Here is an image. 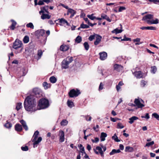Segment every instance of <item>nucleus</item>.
<instances>
[{"label":"nucleus","instance_id":"f257e3e1","mask_svg":"<svg viewBox=\"0 0 159 159\" xmlns=\"http://www.w3.org/2000/svg\"><path fill=\"white\" fill-rule=\"evenodd\" d=\"M36 102L34 97L32 95L27 96L24 102V107L25 110L28 111L34 112L37 110L36 108Z\"/></svg>","mask_w":159,"mask_h":159},{"label":"nucleus","instance_id":"f03ea898","mask_svg":"<svg viewBox=\"0 0 159 159\" xmlns=\"http://www.w3.org/2000/svg\"><path fill=\"white\" fill-rule=\"evenodd\" d=\"M153 18V15L152 14H148L144 16L142 19V20L146 21L147 23L150 24H157L159 23V20L158 19H156L154 20H150Z\"/></svg>","mask_w":159,"mask_h":159},{"label":"nucleus","instance_id":"7ed1b4c3","mask_svg":"<svg viewBox=\"0 0 159 159\" xmlns=\"http://www.w3.org/2000/svg\"><path fill=\"white\" fill-rule=\"evenodd\" d=\"M49 105L48 101L45 98H42L39 101L38 106L39 109H43L46 108Z\"/></svg>","mask_w":159,"mask_h":159},{"label":"nucleus","instance_id":"20e7f679","mask_svg":"<svg viewBox=\"0 0 159 159\" xmlns=\"http://www.w3.org/2000/svg\"><path fill=\"white\" fill-rule=\"evenodd\" d=\"M39 133V132L37 130L34 133L33 136L34 138L32 140V142H34L33 146L34 148H35V147H37V145L39 142H40L42 140L41 137H39L38 138L37 140H36L37 138L38 137Z\"/></svg>","mask_w":159,"mask_h":159},{"label":"nucleus","instance_id":"39448f33","mask_svg":"<svg viewBox=\"0 0 159 159\" xmlns=\"http://www.w3.org/2000/svg\"><path fill=\"white\" fill-rule=\"evenodd\" d=\"M134 102L138 108H141L144 106L143 104L144 103L143 101L139 98H135Z\"/></svg>","mask_w":159,"mask_h":159},{"label":"nucleus","instance_id":"423d86ee","mask_svg":"<svg viewBox=\"0 0 159 159\" xmlns=\"http://www.w3.org/2000/svg\"><path fill=\"white\" fill-rule=\"evenodd\" d=\"M80 93L79 90L76 89L75 90L72 89L70 90L69 93V96L71 98H73L75 97H77Z\"/></svg>","mask_w":159,"mask_h":159},{"label":"nucleus","instance_id":"0eeeda50","mask_svg":"<svg viewBox=\"0 0 159 159\" xmlns=\"http://www.w3.org/2000/svg\"><path fill=\"white\" fill-rule=\"evenodd\" d=\"M23 45L22 42L18 39H16L13 43V47L14 49H17L21 47Z\"/></svg>","mask_w":159,"mask_h":159},{"label":"nucleus","instance_id":"6e6552de","mask_svg":"<svg viewBox=\"0 0 159 159\" xmlns=\"http://www.w3.org/2000/svg\"><path fill=\"white\" fill-rule=\"evenodd\" d=\"M94 152L97 154H100L101 157H104V153L103 152V151L102 150V148L101 147H100L99 146H97L96 148V149H94Z\"/></svg>","mask_w":159,"mask_h":159},{"label":"nucleus","instance_id":"1a4fd4ad","mask_svg":"<svg viewBox=\"0 0 159 159\" xmlns=\"http://www.w3.org/2000/svg\"><path fill=\"white\" fill-rule=\"evenodd\" d=\"M100 58L102 60H104L106 59L107 57V53L104 52L99 53Z\"/></svg>","mask_w":159,"mask_h":159},{"label":"nucleus","instance_id":"9d476101","mask_svg":"<svg viewBox=\"0 0 159 159\" xmlns=\"http://www.w3.org/2000/svg\"><path fill=\"white\" fill-rule=\"evenodd\" d=\"M60 139L59 141L61 142H62L64 141V133L63 131L61 130L59 131Z\"/></svg>","mask_w":159,"mask_h":159},{"label":"nucleus","instance_id":"9b49d317","mask_svg":"<svg viewBox=\"0 0 159 159\" xmlns=\"http://www.w3.org/2000/svg\"><path fill=\"white\" fill-rule=\"evenodd\" d=\"M134 74L137 79H140L143 77V75L141 71H136L134 73Z\"/></svg>","mask_w":159,"mask_h":159},{"label":"nucleus","instance_id":"f8f14e48","mask_svg":"<svg viewBox=\"0 0 159 159\" xmlns=\"http://www.w3.org/2000/svg\"><path fill=\"white\" fill-rule=\"evenodd\" d=\"M70 63L67 59H64L62 62V67L64 69H67L69 67L68 65Z\"/></svg>","mask_w":159,"mask_h":159},{"label":"nucleus","instance_id":"ddd939ff","mask_svg":"<svg viewBox=\"0 0 159 159\" xmlns=\"http://www.w3.org/2000/svg\"><path fill=\"white\" fill-rule=\"evenodd\" d=\"M40 90L37 88L34 89L33 90V93L37 97L39 96V95L40 94Z\"/></svg>","mask_w":159,"mask_h":159},{"label":"nucleus","instance_id":"4468645a","mask_svg":"<svg viewBox=\"0 0 159 159\" xmlns=\"http://www.w3.org/2000/svg\"><path fill=\"white\" fill-rule=\"evenodd\" d=\"M102 37L99 35H96V40L94 42V44L95 45L98 44L101 42Z\"/></svg>","mask_w":159,"mask_h":159},{"label":"nucleus","instance_id":"2eb2a0df","mask_svg":"<svg viewBox=\"0 0 159 159\" xmlns=\"http://www.w3.org/2000/svg\"><path fill=\"white\" fill-rule=\"evenodd\" d=\"M114 67L115 70L118 71H120L123 69V67L121 65L118 64H115Z\"/></svg>","mask_w":159,"mask_h":159},{"label":"nucleus","instance_id":"dca6fc26","mask_svg":"<svg viewBox=\"0 0 159 159\" xmlns=\"http://www.w3.org/2000/svg\"><path fill=\"white\" fill-rule=\"evenodd\" d=\"M51 16L48 14L43 13L41 16V18L43 20L45 19H49L51 18Z\"/></svg>","mask_w":159,"mask_h":159},{"label":"nucleus","instance_id":"f3484780","mask_svg":"<svg viewBox=\"0 0 159 159\" xmlns=\"http://www.w3.org/2000/svg\"><path fill=\"white\" fill-rule=\"evenodd\" d=\"M15 129L17 131H20L22 129V127L20 125L17 124L15 125Z\"/></svg>","mask_w":159,"mask_h":159},{"label":"nucleus","instance_id":"a211bd4d","mask_svg":"<svg viewBox=\"0 0 159 159\" xmlns=\"http://www.w3.org/2000/svg\"><path fill=\"white\" fill-rule=\"evenodd\" d=\"M20 122L21 124L24 129L25 130H28V128L27 125H26V122L23 120H22L20 121Z\"/></svg>","mask_w":159,"mask_h":159},{"label":"nucleus","instance_id":"6ab92c4d","mask_svg":"<svg viewBox=\"0 0 159 159\" xmlns=\"http://www.w3.org/2000/svg\"><path fill=\"white\" fill-rule=\"evenodd\" d=\"M69 49L68 46L66 45H62L60 46V49L61 51H67Z\"/></svg>","mask_w":159,"mask_h":159},{"label":"nucleus","instance_id":"aec40b11","mask_svg":"<svg viewBox=\"0 0 159 159\" xmlns=\"http://www.w3.org/2000/svg\"><path fill=\"white\" fill-rule=\"evenodd\" d=\"M120 30H119L118 28H116L114 30L112 31V33H115L116 34H118L121 33L123 30H122V26L121 24H120Z\"/></svg>","mask_w":159,"mask_h":159},{"label":"nucleus","instance_id":"412c9836","mask_svg":"<svg viewBox=\"0 0 159 159\" xmlns=\"http://www.w3.org/2000/svg\"><path fill=\"white\" fill-rule=\"evenodd\" d=\"M58 20H59V22L60 23H63V24H66V25L68 26H69L70 25L67 21L63 18L58 19Z\"/></svg>","mask_w":159,"mask_h":159},{"label":"nucleus","instance_id":"4be33fe9","mask_svg":"<svg viewBox=\"0 0 159 159\" xmlns=\"http://www.w3.org/2000/svg\"><path fill=\"white\" fill-rule=\"evenodd\" d=\"M68 12L71 14L70 17H72L76 14V11L72 9H68Z\"/></svg>","mask_w":159,"mask_h":159},{"label":"nucleus","instance_id":"5701e85b","mask_svg":"<svg viewBox=\"0 0 159 159\" xmlns=\"http://www.w3.org/2000/svg\"><path fill=\"white\" fill-rule=\"evenodd\" d=\"M107 136V135L106 133L102 132L101 133L100 138H101V141H104L105 139V138Z\"/></svg>","mask_w":159,"mask_h":159},{"label":"nucleus","instance_id":"b1692460","mask_svg":"<svg viewBox=\"0 0 159 159\" xmlns=\"http://www.w3.org/2000/svg\"><path fill=\"white\" fill-rule=\"evenodd\" d=\"M125 151L126 152H132L134 151V148L129 146H127L125 147Z\"/></svg>","mask_w":159,"mask_h":159},{"label":"nucleus","instance_id":"393cba45","mask_svg":"<svg viewBox=\"0 0 159 159\" xmlns=\"http://www.w3.org/2000/svg\"><path fill=\"white\" fill-rule=\"evenodd\" d=\"M120 152V149H117V150L113 149L110 153L109 154L110 155H112L116 153H119Z\"/></svg>","mask_w":159,"mask_h":159},{"label":"nucleus","instance_id":"a878e982","mask_svg":"<svg viewBox=\"0 0 159 159\" xmlns=\"http://www.w3.org/2000/svg\"><path fill=\"white\" fill-rule=\"evenodd\" d=\"M138 118L137 117L135 116H133L129 119L130 120L129 122L130 124H132L134 121L138 119Z\"/></svg>","mask_w":159,"mask_h":159},{"label":"nucleus","instance_id":"bb28decb","mask_svg":"<svg viewBox=\"0 0 159 159\" xmlns=\"http://www.w3.org/2000/svg\"><path fill=\"white\" fill-rule=\"evenodd\" d=\"M11 21L12 22V24L11 26L10 29L11 30H14L15 28V26L16 24V23L13 20H11Z\"/></svg>","mask_w":159,"mask_h":159},{"label":"nucleus","instance_id":"cd10ccee","mask_svg":"<svg viewBox=\"0 0 159 159\" xmlns=\"http://www.w3.org/2000/svg\"><path fill=\"white\" fill-rule=\"evenodd\" d=\"M157 71V68L155 66H153L151 67V71L152 73L155 74Z\"/></svg>","mask_w":159,"mask_h":159},{"label":"nucleus","instance_id":"c85d7f7f","mask_svg":"<svg viewBox=\"0 0 159 159\" xmlns=\"http://www.w3.org/2000/svg\"><path fill=\"white\" fill-rule=\"evenodd\" d=\"M67 104L68 106L71 108L74 106V103L71 101L68 100L67 102Z\"/></svg>","mask_w":159,"mask_h":159},{"label":"nucleus","instance_id":"c756f323","mask_svg":"<svg viewBox=\"0 0 159 159\" xmlns=\"http://www.w3.org/2000/svg\"><path fill=\"white\" fill-rule=\"evenodd\" d=\"M22 107V103H18L17 104L16 109L17 111H18Z\"/></svg>","mask_w":159,"mask_h":159},{"label":"nucleus","instance_id":"7c9ffc66","mask_svg":"<svg viewBox=\"0 0 159 159\" xmlns=\"http://www.w3.org/2000/svg\"><path fill=\"white\" fill-rule=\"evenodd\" d=\"M82 41V38L81 37L78 36L75 39V42L77 43H80Z\"/></svg>","mask_w":159,"mask_h":159},{"label":"nucleus","instance_id":"2f4dec72","mask_svg":"<svg viewBox=\"0 0 159 159\" xmlns=\"http://www.w3.org/2000/svg\"><path fill=\"white\" fill-rule=\"evenodd\" d=\"M50 80L52 83H54L56 82L57 79L55 77L52 76L50 78Z\"/></svg>","mask_w":159,"mask_h":159},{"label":"nucleus","instance_id":"473e14b6","mask_svg":"<svg viewBox=\"0 0 159 159\" xmlns=\"http://www.w3.org/2000/svg\"><path fill=\"white\" fill-rule=\"evenodd\" d=\"M140 39L139 38H137L135 39H134L133 40V41L134 42H137L135 43V44L137 45H139L140 43H139L140 42Z\"/></svg>","mask_w":159,"mask_h":159},{"label":"nucleus","instance_id":"72a5a7b5","mask_svg":"<svg viewBox=\"0 0 159 159\" xmlns=\"http://www.w3.org/2000/svg\"><path fill=\"white\" fill-rule=\"evenodd\" d=\"M89 27V25H85L83 23H82L80 25V27L79 28H78V30H80V28L85 29V28H88Z\"/></svg>","mask_w":159,"mask_h":159},{"label":"nucleus","instance_id":"f704fd0d","mask_svg":"<svg viewBox=\"0 0 159 159\" xmlns=\"http://www.w3.org/2000/svg\"><path fill=\"white\" fill-rule=\"evenodd\" d=\"M112 138L116 142H119L120 141V140L118 139V137L116 136V134H114V135L112 137Z\"/></svg>","mask_w":159,"mask_h":159},{"label":"nucleus","instance_id":"c9c22d12","mask_svg":"<svg viewBox=\"0 0 159 159\" xmlns=\"http://www.w3.org/2000/svg\"><path fill=\"white\" fill-rule=\"evenodd\" d=\"M29 37L27 36H25L23 39V42L25 43H27L29 41Z\"/></svg>","mask_w":159,"mask_h":159},{"label":"nucleus","instance_id":"e433bc0d","mask_svg":"<svg viewBox=\"0 0 159 159\" xmlns=\"http://www.w3.org/2000/svg\"><path fill=\"white\" fill-rule=\"evenodd\" d=\"M87 17H88L90 19L93 20L94 19H96V17L95 16H93V14H92L91 15H88L87 16Z\"/></svg>","mask_w":159,"mask_h":159},{"label":"nucleus","instance_id":"4c0bfd02","mask_svg":"<svg viewBox=\"0 0 159 159\" xmlns=\"http://www.w3.org/2000/svg\"><path fill=\"white\" fill-rule=\"evenodd\" d=\"M43 86L44 87L45 89H47L50 87V85L48 84L46 82H44L43 83Z\"/></svg>","mask_w":159,"mask_h":159},{"label":"nucleus","instance_id":"58836bf2","mask_svg":"<svg viewBox=\"0 0 159 159\" xmlns=\"http://www.w3.org/2000/svg\"><path fill=\"white\" fill-rule=\"evenodd\" d=\"M68 121L66 120H63L61 122V125L65 126L67 125Z\"/></svg>","mask_w":159,"mask_h":159},{"label":"nucleus","instance_id":"ea45409f","mask_svg":"<svg viewBox=\"0 0 159 159\" xmlns=\"http://www.w3.org/2000/svg\"><path fill=\"white\" fill-rule=\"evenodd\" d=\"M147 81L143 80H142L141 81L140 84L141 86L143 87L145 86L147 84Z\"/></svg>","mask_w":159,"mask_h":159},{"label":"nucleus","instance_id":"a19ab883","mask_svg":"<svg viewBox=\"0 0 159 159\" xmlns=\"http://www.w3.org/2000/svg\"><path fill=\"white\" fill-rule=\"evenodd\" d=\"M27 27L33 29L34 26L32 23L30 22L26 25Z\"/></svg>","mask_w":159,"mask_h":159},{"label":"nucleus","instance_id":"79ce46f5","mask_svg":"<svg viewBox=\"0 0 159 159\" xmlns=\"http://www.w3.org/2000/svg\"><path fill=\"white\" fill-rule=\"evenodd\" d=\"M124 127V126L120 123H118L117 128L118 129H122Z\"/></svg>","mask_w":159,"mask_h":159},{"label":"nucleus","instance_id":"37998d69","mask_svg":"<svg viewBox=\"0 0 159 159\" xmlns=\"http://www.w3.org/2000/svg\"><path fill=\"white\" fill-rule=\"evenodd\" d=\"M84 45L85 49L86 50H88L89 48V45L88 44V43L87 42H85L84 44Z\"/></svg>","mask_w":159,"mask_h":159},{"label":"nucleus","instance_id":"c03bdc74","mask_svg":"<svg viewBox=\"0 0 159 159\" xmlns=\"http://www.w3.org/2000/svg\"><path fill=\"white\" fill-rule=\"evenodd\" d=\"M49 7L48 6H45L44 7H43L42 8L43 9L44 11L47 13H48L49 12L48 11V9Z\"/></svg>","mask_w":159,"mask_h":159},{"label":"nucleus","instance_id":"a18cd8bd","mask_svg":"<svg viewBox=\"0 0 159 159\" xmlns=\"http://www.w3.org/2000/svg\"><path fill=\"white\" fill-rule=\"evenodd\" d=\"M152 116L159 121V115L157 113H154L152 114Z\"/></svg>","mask_w":159,"mask_h":159},{"label":"nucleus","instance_id":"49530a36","mask_svg":"<svg viewBox=\"0 0 159 159\" xmlns=\"http://www.w3.org/2000/svg\"><path fill=\"white\" fill-rule=\"evenodd\" d=\"M154 144V142L153 141H152L150 142H149V143H147L146 144L145 147H149L153 145Z\"/></svg>","mask_w":159,"mask_h":159},{"label":"nucleus","instance_id":"de8ad7c7","mask_svg":"<svg viewBox=\"0 0 159 159\" xmlns=\"http://www.w3.org/2000/svg\"><path fill=\"white\" fill-rule=\"evenodd\" d=\"M156 28L155 27L152 26H147V30H156Z\"/></svg>","mask_w":159,"mask_h":159},{"label":"nucleus","instance_id":"09e8293b","mask_svg":"<svg viewBox=\"0 0 159 159\" xmlns=\"http://www.w3.org/2000/svg\"><path fill=\"white\" fill-rule=\"evenodd\" d=\"M4 126L7 128H10L12 126V125L11 123L8 122L4 125Z\"/></svg>","mask_w":159,"mask_h":159},{"label":"nucleus","instance_id":"8fccbe9b","mask_svg":"<svg viewBox=\"0 0 159 159\" xmlns=\"http://www.w3.org/2000/svg\"><path fill=\"white\" fill-rule=\"evenodd\" d=\"M43 52L41 50H39L38 51V55L39 57V58L40 59L42 55Z\"/></svg>","mask_w":159,"mask_h":159},{"label":"nucleus","instance_id":"3c124183","mask_svg":"<svg viewBox=\"0 0 159 159\" xmlns=\"http://www.w3.org/2000/svg\"><path fill=\"white\" fill-rule=\"evenodd\" d=\"M121 41H130L131 39L129 38H127L126 37L125 35L124 37V38L123 39H121Z\"/></svg>","mask_w":159,"mask_h":159},{"label":"nucleus","instance_id":"603ef678","mask_svg":"<svg viewBox=\"0 0 159 159\" xmlns=\"http://www.w3.org/2000/svg\"><path fill=\"white\" fill-rule=\"evenodd\" d=\"M21 149L23 151H27L28 150V147L27 146H25V147H21Z\"/></svg>","mask_w":159,"mask_h":159},{"label":"nucleus","instance_id":"864d4df0","mask_svg":"<svg viewBox=\"0 0 159 159\" xmlns=\"http://www.w3.org/2000/svg\"><path fill=\"white\" fill-rule=\"evenodd\" d=\"M66 59H67V60L70 63L73 60V57H68Z\"/></svg>","mask_w":159,"mask_h":159},{"label":"nucleus","instance_id":"5fc2aeb1","mask_svg":"<svg viewBox=\"0 0 159 159\" xmlns=\"http://www.w3.org/2000/svg\"><path fill=\"white\" fill-rule=\"evenodd\" d=\"M95 36L94 35H91L89 37V39L90 41H92L95 39Z\"/></svg>","mask_w":159,"mask_h":159},{"label":"nucleus","instance_id":"6e6d98bb","mask_svg":"<svg viewBox=\"0 0 159 159\" xmlns=\"http://www.w3.org/2000/svg\"><path fill=\"white\" fill-rule=\"evenodd\" d=\"M91 140L93 143H97L99 141V139L98 138H95V139H92Z\"/></svg>","mask_w":159,"mask_h":159},{"label":"nucleus","instance_id":"4d7b16f0","mask_svg":"<svg viewBox=\"0 0 159 159\" xmlns=\"http://www.w3.org/2000/svg\"><path fill=\"white\" fill-rule=\"evenodd\" d=\"M126 9L125 7H119L118 11L119 12H121L123 10H125Z\"/></svg>","mask_w":159,"mask_h":159},{"label":"nucleus","instance_id":"13d9d810","mask_svg":"<svg viewBox=\"0 0 159 159\" xmlns=\"http://www.w3.org/2000/svg\"><path fill=\"white\" fill-rule=\"evenodd\" d=\"M108 16L107 15L104 14H102L101 15V17L103 19H106Z\"/></svg>","mask_w":159,"mask_h":159},{"label":"nucleus","instance_id":"bf43d9fd","mask_svg":"<svg viewBox=\"0 0 159 159\" xmlns=\"http://www.w3.org/2000/svg\"><path fill=\"white\" fill-rule=\"evenodd\" d=\"M149 2H152L155 4H157V2L159 3V0H148Z\"/></svg>","mask_w":159,"mask_h":159},{"label":"nucleus","instance_id":"052dcab7","mask_svg":"<svg viewBox=\"0 0 159 159\" xmlns=\"http://www.w3.org/2000/svg\"><path fill=\"white\" fill-rule=\"evenodd\" d=\"M85 119L87 121H90L91 119V117L89 116H85Z\"/></svg>","mask_w":159,"mask_h":159},{"label":"nucleus","instance_id":"680f3d73","mask_svg":"<svg viewBox=\"0 0 159 159\" xmlns=\"http://www.w3.org/2000/svg\"><path fill=\"white\" fill-rule=\"evenodd\" d=\"M44 4V1L43 0H39L38 3V5H42Z\"/></svg>","mask_w":159,"mask_h":159},{"label":"nucleus","instance_id":"e2e57ef3","mask_svg":"<svg viewBox=\"0 0 159 159\" xmlns=\"http://www.w3.org/2000/svg\"><path fill=\"white\" fill-rule=\"evenodd\" d=\"M142 118H146L147 119H148L150 117L149 116L148 113H147L146 114V115L145 116H142Z\"/></svg>","mask_w":159,"mask_h":159},{"label":"nucleus","instance_id":"0e129e2a","mask_svg":"<svg viewBox=\"0 0 159 159\" xmlns=\"http://www.w3.org/2000/svg\"><path fill=\"white\" fill-rule=\"evenodd\" d=\"M103 85L102 84V83H101L99 88V90H102L103 89Z\"/></svg>","mask_w":159,"mask_h":159},{"label":"nucleus","instance_id":"69168bd1","mask_svg":"<svg viewBox=\"0 0 159 159\" xmlns=\"http://www.w3.org/2000/svg\"><path fill=\"white\" fill-rule=\"evenodd\" d=\"M149 46L151 47H153L154 48H156L157 49L159 48L158 47H157V46L155 45L154 44H152V43H150L149 44Z\"/></svg>","mask_w":159,"mask_h":159},{"label":"nucleus","instance_id":"338daca9","mask_svg":"<svg viewBox=\"0 0 159 159\" xmlns=\"http://www.w3.org/2000/svg\"><path fill=\"white\" fill-rule=\"evenodd\" d=\"M45 33V30H41L40 31V34L41 35L43 36Z\"/></svg>","mask_w":159,"mask_h":159},{"label":"nucleus","instance_id":"774afa93","mask_svg":"<svg viewBox=\"0 0 159 159\" xmlns=\"http://www.w3.org/2000/svg\"><path fill=\"white\" fill-rule=\"evenodd\" d=\"M87 149L89 151H90L91 149V146L89 144H87Z\"/></svg>","mask_w":159,"mask_h":159}]
</instances>
